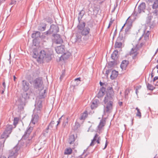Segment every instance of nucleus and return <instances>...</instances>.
<instances>
[{"label": "nucleus", "instance_id": "obj_16", "mask_svg": "<svg viewBox=\"0 0 158 158\" xmlns=\"http://www.w3.org/2000/svg\"><path fill=\"white\" fill-rule=\"evenodd\" d=\"M98 135L97 134H96L94 136L93 139L92 140L90 146H93L96 142H97L98 143H100L99 141L100 140V137H98Z\"/></svg>", "mask_w": 158, "mask_h": 158}, {"label": "nucleus", "instance_id": "obj_20", "mask_svg": "<svg viewBox=\"0 0 158 158\" xmlns=\"http://www.w3.org/2000/svg\"><path fill=\"white\" fill-rule=\"evenodd\" d=\"M71 53L68 52H65L64 54L60 57V60H63L68 59L70 56Z\"/></svg>", "mask_w": 158, "mask_h": 158}, {"label": "nucleus", "instance_id": "obj_29", "mask_svg": "<svg viewBox=\"0 0 158 158\" xmlns=\"http://www.w3.org/2000/svg\"><path fill=\"white\" fill-rule=\"evenodd\" d=\"M75 140V138L74 135H70L69 139V142L70 144H72Z\"/></svg>", "mask_w": 158, "mask_h": 158}, {"label": "nucleus", "instance_id": "obj_35", "mask_svg": "<svg viewBox=\"0 0 158 158\" xmlns=\"http://www.w3.org/2000/svg\"><path fill=\"white\" fill-rule=\"evenodd\" d=\"M72 152V149L70 148H69L66 149L64 152V154H70Z\"/></svg>", "mask_w": 158, "mask_h": 158}, {"label": "nucleus", "instance_id": "obj_58", "mask_svg": "<svg viewBox=\"0 0 158 158\" xmlns=\"http://www.w3.org/2000/svg\"><path fill=\"white\" fill-rule=\"evenodd\" d=\"M138 91H137V89H136V94H137V93H138Z\"/></svg>", "mask_w": 158, "mask_h": 158}, {"label": "nucleus", "instance_id": "obj_49", "mask_svg": "<svg viewBox=\"0 0 158 158\" xmlns=\"http://www.w3.org/2000/svg\"><path fill=\"white\" fill-rule=\"evenodd\" d=\"M107 140H106L105 147L104 148H103V149H104L106 148V147L107 146Z\"/></svg>", "mask_w": 158, "mask_h": 158}, {"label": "nucleus", "instance_id": "obj_39", "mask_svg": "<svg viewBox=\"0 0 158 158\" xmlns=\"http://www.w3.org/2000/svg\"><path fill=\"white\" fill-rule=\"evenodd\" d=\"M18 118H15L14 120V125L15 126L18 123Z\"/></svg>", "mask_w": 158, "mask_h": 158}, {"label": "nucleus", "instance_id": "obj_46", "mask_svg": "<svg viewBox=\"0 0 158 158\" xmlns=\"http://www.w3.org/2000/svg\"><path fill=\"white\" fill-rule=\"evenodd\" d=\"M37 146L38 145H36L35 146V150H39L41 149V148H39L37 147Z\"/></svg>", "mask_w": 158, "mask_h": 158}, {"label": "nucleus", "instance_id": "obj_53", "mask_svg": "<svg viewBox=\"0 0 158 158\" xmlns=\"http://www.w3.org/2000/svg\"><path fill=\"white\" fill-rule=\"evenodd\" d=\"M100 85L101 86H102V85H103V83L102 82H101V81H100Z\"/></svg>", "mask_w": 158, "mask_h": 158}, {"label": "nucleus", "instance_id": "obj_60", "mask_svg": "<svg viewBox=\"0 0 158 158\" xmlns=\"http://www.w3.org/2000/svg\"><path fill=\"white\" fill-rule=\"evenodd\" d=\"M1 158H6L3 156Z\"/></svg>", "mask_w": 158, "mask_h": 158}, {"label": "nucleus", "instance_id": "obj_19", "mask_svg": "<svg viewBox=\"0 0 158 158\" xmlns=\"http://www.w3.org/2000/svg\"><path fill=\"white\" fill-rule=\"evenodd\" d=\"M32 130L33 127H30L25 132L24 135L22 137V140L25 139L26 138H28Z\"/></svg>", "mask_w": 158, "mask_h": 158}, {"label": "nucleus", "instance_id": "obj_57", "mask_svg": "<svg viewBox=\"0 0 158 158\" xmlns=\"http://www.w3.org/2000/svg\"><path fill=\"white\" fill-rule=\"evenodd\" d=\"M125 23L124 24V25H123V26L122 27V29H123V27H124V26H125Z\"/></svg>", "mask_w": 158, "mask_h": 158}, {"label": "nucleus", "instance_id": "obj_56", "mask_svg": "<svg viewBox=\"0 0 158 158\" xmlns=\"http://www.w3.org/2000/svg\"><path fill=\"white\" fill-rule=\"evenodd\" d=\"M108 72L109 71H106V73L107 74V75H108Z\"/></svg>", "mask_w": 158, "mask_h": 158}, {"label": "nucleus", "instance_id": "obj_41", "mask_svg": "<svg viewBox=\"0 0 158 158\" xmlns=\"http://www.w3.org/2000/svg\"><path fill=\"white\" fill-rule=\"evenodd\" d=\"M64 117L63 116H62L59 119L58 121H57V123L56 126V127L58 125V124L60 123L61 120L62 118H63Z\"/></svg>", "mask_w": 158, "mask_h": 158}, {"label": "nucleus", "instance_id": "obj_25", "mask_svg": "<svg viewBox=\"0 0 158 158\" xmlns=\"http://www.w3.org/2000/svg\"><path fill=\"white\" fill-rule=\"evenodd\" d=\"M90 29L88 27L84 28L82 31V34L83 35H86L89 34Z\"/></svg>", "mask_w": 158, "mask_h": 158}, {"label": "nucleus", "instance_id": "obj_59", "mask_svg": "<svg viewBox=\"0 0 158 158\" xmlns=\"http://www.w3.org/2000/svg\"><path fill=\"white\" fill-rule=\"evenodd\" d=\"M153 73H152L151 74V77H153Z\"/></svg>", "mask_w": 158, "mask_h": 158}, {"label": "nucleus", "instance_id": "obj_11", "mask_svg": "<svg viewBox=\"0 0 158 158\" xmlns=\"http://www.w3.org/2000/svg\"><path fill=\"white\" fill-rule=\"evenodd\" d=\"M132 20L131 19L130 17H129L127 19V20L126 21L125 23V25L127 27V28L125 29V31L126 32L128 31L129 30L131 27L132 26Z\"/></svg>", "mask_w": 158, "mask_h": 158}, {"label": "nucleus", "instance_id": "obj_34", "mask_svg": "<svg viewBox=\"0 0 158 158\" xmlns=\"http://www.w3.org/2000/svg\"><path fill=\"white\" fill-rule=\"evenodd\" d=\"M118 54V52L117 51H114L112 54L111 57L113 59H115L117 57Z\"/></svg>", "mask_w": 158, "mask_h": 158}, {"label": "nucleus", "instance_id": "obj_5", "mask_svg": "<svg viewBox=\"0 0 158 158\" xmlns=\"http://www.w3.org/2000/svg\"><path fill=\"white\" fill-rule=\"evenodd\" d=\"M26 99L23 97H21L19 100L18 111L21 113H23L24 107L25 105Z\"/></svg>", "mask_w": 158, "mask_h": 158}, {"label": "nucleus", "instance_id": "obj_40", "mask_svg": "<svg viewBox=\"0 0 158 158\" xmlns=\"http://www.w3.org/2000/svg\"><path fill=\"white\" fill-rule=\"evenodd\" d=\"M80 78H78L75 79V81L76 82L77 84L78 85L80 81Z\"/></svg>", "mask_w": 158, "mask_h": 158}, {"label": "nucleus", "instance_id": "obj_37", "mask_svg": "<svg viewBox=\"0 0 158 158\" xmlns=\"http://www.w3.org/2000/svg\"><path fill=\"white\" fill-rule=\"evenodd\" d=\"M68 117L65 118V119L63 123V126L64 127H65L66 125L68 123Z\"/></svg>", "mask_w": 158, "mask_h": 158}, {"label": "nucleus", "instance_id": "obj_2", "mask_svg": "<svg viewBox=\"0 0 158 158\" xmlns=\"http://www.w3.org/2000/svg\"><path fill=\"white\" fill-rule=\"evenodd\" d=\"M52 55L51 53L44 50H41L38 52L36 49H34L32 56L36 59L38 62L41 63L44 61H48L51 60L52 59Z\"/></svg>", "mask_w": 158, "mask_h": 158}, {"label": "nucleus", "instance_id": "obj_23", "mask_svg": "<svg viewBox=\"0 0 158 158\" xmlns=\"http://www.w3.org/2000/svg\"><path fill=\"white\" fill-rule=\"evenodd\" d=\"M106 89L105 88L102 87L100 90L98 94V96L99 97H102L105 93Z\"/></svg>", "mask_w": 158, "mask_h": 158}, {"label": "nucleus", "instance_id": "obj_26", "mask_svg": "<svg viewBox=\"0 0 158 158\" xmlns=\"http://www.w3.org/2000/svg\"><path fill=\"white\" fill-rule=\"evenodd\" d=\"M128 64V61L126 60L123 61L120 65L121 68L122 69H125Z\"/></svg>", "mask_w": 158, "mask_h": 158}, {"label": "nucleus", "instance_id": "obj_62", "mask_svg": "<svg viewBox=\"0 0 158 158\" xmlns=\"http://www.w3.org/2000/svg\"><path fill=\"white\" fill-rule=\"evenodd\" d=\"M90 127H90V128L89 129V130H88V131H89V130H90Z\"/></svg>", "mask_w": 158, "mask_h": 158}, {"label": "nucleus", "instance_id": "obj_22", "mask_svg": "<svg viewBox=\"0 0 158 158\" xmlns=\"http://www.w3.org/2000/svg\"><path fill=\"white\" fill-rule=\"evenodd\" d=\"M118 75V71L115 70H113L112 71L111 74L110 75V78L111 79H114L116 78Z\"/></svg>", "mask_w": 158, "mask_h": 158}, {"label": "nucleus", "instance_id": "obj_50", "mask_svg": "<svg viewBox=\"0 0 158 158\" xmlns=\"http://www.w3.org/2000/svg\"><path fill=\"white\" fill-rule=\"evenodd\" d=\"M2 85L4 87V88H5L6 87L5 86V82H3L2 83Z\"/></svg>", "mask_w": 158, "mask_h": 158}, {"label": "nucleus", "instance_id": "obj_10", "mask_svg": "<svg viewBox=\"0 0 158 158\" xmlns=\"http://www.w3.org/2000/svg\"><path fill=\"white\" fill-rule=\"evenodd\" d=\"M43 82L41 78H38L35 79L33 82V85L34 87L36 88H43Z\"/></svg>", "mask_w": 158, "mask_h": 158}, {"label": "nucleus", "instance_id": "obj_45", "mask_svg": "<svg viewBox=\"0 0 158 158\" xmlns=\"http://www.w3.org/2000/svg\"><path fill=\"white\" fill-rule=\"evenodd\" d=\"M4 145L2 143L0 142V150L3 147Z\"/></svg>", "mask_w": 158, "mask_h": 158}, {"label": "nucleus", "instance_id": "obj_6", "mask_svg": "<svg viewBox=\"0 0 158 158\" xmlns=\"http://www.w3.org/2000/svg\"><path fill=\"white\" fill-rule=\"evenodd\" d=\"M149 32L148 31H147L146 34H144L139 39V43L141 46H142L149 40Z\"/></svg>", "mask_w": 158, "mask_h": 158}, {"label": "nucleus", "instance_id": "obj_44", "mask_svg": "<svg viewBox=\"0 0 158 158\" xmlns=\"http://www.w3.org/2000/svg\"><path fill=\"white\" fill-rule=\"evenodd\" d=\"M31 37L32 38H36V35L35 34V33H33L31 35Z\"/></svg>", "mask_w": 158, "mask_h": 158}, {"label": "nucleus", "instance_id": "obj_24", "mask_svg": "<svg viewBox=\"0 0 158 158\" xmlns=\"http://www.w3.org/2000/svg\"><path fill=\"white\" fill-rule=\"evenodd\" d=\"M99 103V102L96 100H94L92 102V104L91 106V107L92 109H94L95 108L97 107Z\"/></svg>", "mask_w": 158, "mask_h": 158}, {"label": "nucleus", "instance_id": "obj_38", "mask_svg": "<svg viewBox=\"0 0 158 158\" xmlns=\"http://www.w3.org/2000/svg\"><path fill=\"white\" fill-rule=\"evenodd\" d=\"M147 86L148 89L150 90H153L154 89V87L152 85L149 84H147Z\"/></svg>", "mask_w": 158, "mask_h": 158}, {"label": "nucleus", "instance_id": "obj_30", "mask_svg": "<svg viewBox=\"0 0 158 158\" xmlns=\"http://www.w3.org/2000/svg\"><path fill=\"white\" fill-rule=\"evenodd\" d=\"M85 26V23L83 22L82 23H80L77 26L78 28L81 30H83Z\"/></svg>", "mask_w": 158, "mask_h": 158}, {"label": "nucleus", "instance_id": "obj_4", "mask_svg": "<svg viewBox=\"0 0 158 158\" xmlns=\"http://www.w3.org/2000/svg\"><path fill=\"white\" fill-rule=\"evenodd\" d=\"M12 129V125H7L5 131L1 135V138L6 139L8 137L9 135L11 132Z\"/></svg>", "mask_w": 158, "mask_h": 158}, {"label": "nucleus", "instance_id": "obj_18", "mask_svg": "<svg viewBox=\"0 0 158 158\" xmlns=\"http://www.w3.org/2000/svg\"><path fill=\"white\" fill-rule=\"evenodd\" d=\"M39 119V117L38 114H34L32 115V119L31 122V124H35V123L38 122Z\"/></svg>", "mask_w": 158, "mask_h": 158}, {"label": "nucleus", "instance_id": "obj_54", "mask_svg": "<svg viewBox=\"0 0 158 158\" xmlns=\"http://www.w3.org/2000/svg\"><path fill=\"white\" fill-rule=\"evenodd\" d=\"M119 105L121 106L122 104V102H119Z\"/></svg>", "mask_w": 158, "mask_h": 158}, {"label": "nucleus", "instance_id": "obj_42", "mask_svg": "<svg viewBox=\"0 0 158 158\" xmlns=\"http://www.w3.org/2000/svg\"><path fill=\"white\" fill-rule=\"evenodd\" d=\"M36 35V38L40 37V32L39 31H36L35 32Z\"/></svg>", "mask_w": 158, "mask_h": 158}, {"label": "nucleus", "instance_id": "obj_1", "mask_svg": "<svg viewBox=\"0 0 158 158\" xmlns=\"http://www.w3.org/2000/svg\"><path fill=\"white\" fill-rule=\"evenodd\" d=\"M108 91L105 97L104 102L105 104V111L109 113L112 109L113 100L114 95V92L112 87H109L108 89Z\"/></svg>", "mask_w": 158, "mask_h": 158}, {"label": "nucleus", "instance_id": "obj_51", "mask_svg": "<svg viewBox=\"0 0 158 158\" xmlns=\"http://www.w3.org/2000/svg\"><path fill=\"white\" fill-rule=\"evenodd\" d=\"M13 78H14V80L15 81V80H16V77H15V76H13Z\"/></svg>", "mask_w": 158, "mask_h": 158}, {"label": "nucleus", "instance_id": "obj_12", "mask_svg": "<svg viewBox=\"0 0 158 158\" xmlns=\"http://www.w3.org/2000/svg\"><path fill=\"white\" fill-rule=\"evenodd\" d=\"M56 52L58 54L64 53L65 52V48L64 45L57 46L55 48Z\"/></svg>", "mask_w": 158, "mask_h": 158}, {"label": "nucleus", "instance_id": "obj_7", "mask_svg": "<svg viewBox=\"0 0 158 158\" xmlns=\"http://www.w3.org/2000/svg\"><path fill=\"white\" fill-rule=\"evenodd\" d=\"M59 31V28L57 26L52 25L48 31L44 33V35H48L52 33H55Z\"/></svg>", "mask_w": 158, "mask_h": 158}, {"label": "nucleus", "instance_id": "obj_64", "mask_svg": "<svg viewBox=\"0 0 158 158\" xmlns=\"http://www.w3.org/2000/svg\"><path fill=\"white\" fill-rule=\"evenodd\" d=\"M141 26H143V25L142 26V25H141Z\"/></svg>", "mask_w": 158, "mask_h": 158}, {"label": "nucleus", "instance_id": "obj_21", "mask_svg": "<svg viewBox=\"0 0 158 158\" xmlns=\"http://www.w3.org/2000/svg\"><path fill=\"white\" fill-rule=\"evenodd\" d=\"M154 13V12L153 11L152 12L150 13L149 14H148V16L147 18V20L148 23H149L153 18H157V16L155 17L154 15L153 14Z\"/></svg>", "mask_w": 158, "mask_h": 158}, {"label": "nucleus", "instance_id": "obj_33", "mask_svg": "<svg viewBox=\"0 0 158 158\" xmlns=\"http://www.w3.org/2000/svg\"><path fill=\"white\" fill-rule=\"evenodd\" d=\"M122 46V43L121 42L116 41L115 44V47L116 48H120Z\"/></svg>", "mask_w": 158, "mask_h": 158}, {"label": "nucleus", "instance_id": "obj_43", "mask_svg": "<svg viewBox=\"0 0 158 158\" xmlns=\"http://www.w3.org/2000/svg\"><path fill=\"white\" fill-rule=\"evenodd\" d=\"M16 2V0H12L10 4L11 5L15 4Z\"/></svg>", "mask_w": 158, "mask_h": 158}, {"label": "nucleus", "instance_id": "obj_14", "mask_svg": "<svg viewBox=\"0 0 158 158\" xmlns=\"http://www.w3.org/2000/svg\"><path fill=\"white\" fill-rule=\"evenodd\" d=\"M146 8V4L145 3H141L139 6L138 7V12L140 13L142 12H144Z\"/></svg>", "mask_w": 158, "mask_h": 158}, {"label": "nucleus", "instance_id": "obj_61", "mask_svg": "<svg viewBox=\"0 0 158 158\" xmlns=\"http://www.w3.org/2000/svg\"><path fill=\"white\" fill-rule=\"evenodd\" d=\"M157 69H158V65H157L156 66Z\"/></svg>", "mask_w": 158, "mask_h": 158}, {"label": "nucleus", "instance_id": "obj_48", "mask_svg": "<svg viewBox=\"0 0 158 158\" xmlns=\"http://www.w3.org/2000/svg\"><path fill=\"white\" fill-rule=\"evenodd\" d=\"M112 21H110V23H109V26L108 27V28H109L110 27V25L112 24Z\"/></svg>", "mask_w": 158, "mask_h": 158}, {"label": "nucleus", "instance_id": "obj_55", "mask_svg": "<svg viewBox=\"0 0 158 158\" xmlns=\"http://www.w3.org/2000/svg\"><path fill=\"white\" fill-rule=\"evenodd\" d=\"M158 51V48L156 50V52L155 53V54H156L157 53Z\"/></svg>", "mask_w": 158, "mask_h": 158}, {"label": "nucleus", "instance_id": "obj_3", "mask_svg": "<svg viewBox=\"0 0 158 158\" xmlns=\"http://www.w3.org/2000/svg\"><path fill=\"white\" fill-rule=\"evenodd\" d=\"M146 2L149 6L148 10H151V7L154 10L153 14L155 17H156L158 15V0H145Z\"/></svg>", "mask_w": 158, "mask_h": 158}, {"label": "nucleus", "instance_id": "obj_8", "mask_svg": "<svg viewBox=\"0 0 158 158\" xmlns=\"http://www.w3.org/2000/svg\"><path fill=\"white\" fill-rule=\"evenodd\" d=\"M19 149V148L18 146H15L10 152L8 158H15L18 155V152Z\"/></svg>", "mask_w": 158, "mask_h": 158}, {"label": "nucleus", "instance_id": "obj_17", "mask_svg": "<svg viewBox=\"0 0 158 158\" xmlns=\"http://www.w3.org/2000/svg\"><path fill=\"white\" fill-rule=\"evenodd\" d=\"M35 106V109L34 110V113L36 112L37 110H40L42 108V102L41 101H39L37 102V101H36Z\"/></svg>", "mask_w": 158, "mask_h": 158}, {"label": "nucleus", "instance_id": "obj_15", "mask_svg": "<svg viewBox=\"0 0 158 158\" xmlns=\"http://www.w3.org/2000/svg\"><path fill=\"white\" fill-rule=\"evenodd\" d=\"M54 41L56 44H60L63 42V40L58 34H56L54 36Z\"/></svg>", "mask_w": 158, "mask_h": 158}, {"label": "nucleus", "instance_id": "obj_32", "mask_svg": "<svg viewBox=\"0 0 158 158\" xmlns=\"http://www.w3.org/2000/svg\"><path fill=\"white\" fill-rule=\"evenodd\" d=\"M87 116V112L85 111L81 115L80 119L81 120L85 119Z\"/></svg>", "mask_w": 158, "mask_h": 158}, {"label": "nucleus", "instance_id": "obj_31", "mask_svg": "<svg viewBox=\"0 0 158 158\" xmlns=\"http://www.w3.org/2000/svg\"><path fill=\"white\" fill-rule=\"evenodd\" d=\"M45 90L43 89L41 90V91L39 93V97L40 98H42L44 97Z\"/></svg>", "mask_w": 158, "mask_h": 158}, {"label": "nucleus", "instance_id": "obj_28", "mask_svg": "<svg viewBox=\"0 0 158 158\" xmlns=\"http://www.w3.org/2000/svg\"><path fill=\"white\" fill-rule=\"evenodd\" d=\"M105 124V121L104 120H102L101 121L99 125L98 126V129L100 130Z\"/></svg>", "mask_w": 158, "mask_h": 158}, {"label": "nucleus", "instance_id": "obj_47", "mask_svg": "<svg viewBox=\"0 0 158 158\" xmlns=\"http://www.w3.org/2000/svg\"><path fill=\"white\" fill-rule=\"evenodd\" d=\"M158 79V77H157V76L155 77L153 79V81L154 82L155 81H156V80H157Z\"/></svg>", "mask_w": 158, "mask_h": 158}, {"label": "nucleus", "instance_id": "obj_9", "mask_svg": "<svg viewBox=\"0 0 158 158\" xmlns=\"http://www.w3.org/2000/svg\"><path fill=\"white\" fill-rule=\"evenodd\" d=\"M139 46V44H136L135 46H134V47L132 48L130 52V55L134 59L138 54V50Z\"/></svg>", "mask_w": 158, "mask_h": 158}, {"label": "nucleus", "instance_id": "obj_13", "mask_svg": "<svg viewBox=\"0 0 158 158\" xmlns=\"http://www.w3.org/2000/svg\"><path fill=\"white\" fill-rule=\"evenodd\" d=\"M22 88L24 91H26L29 88V84L26 80H23L22 83Z\"/></svg>", "mask_w": 158, "mask_h": 158}, {"label": "nucleus", "instance_id": "obj_63", "mask_svg": "<svg viewBox=\"0 0 158 158\" xmlns=\"http://www.w3.org/2000/svg\"><path fill=\"white\" fill-rule=\"evenodd\" d=\"M157 62L158 63V59L157 60Z\"/></svg>", "mask_w": 158, "mask_h": 158}, {"label": "nucleus", "instance_id": "obj_27", "mask_svg": "<svg viewBox=\"0 0 158 158\" xmlns=\"http://www.w3.org/2000/svg\"><path fill=\"white\" fill-rule=\"evenodd\" d=\"M55 124V122L54 121H52L51 122L50 124L47 127L45 131V132L46 133H48V130L49 129H51L53 128L54 127V125Z\"/></svg>", "mask_w": 158, "mask_h": 158}, {"label": "nucleus", "instance_id": "obj_52", "mask_svg": "<svg viewBox=\"0 0 158 158\" xmlns=\"http://www.w3.org/2000/svg\"><path fill=\"white\" fill-rule=\"evenodd\" d=\"M64 76V74H62V75H61L60 77V78H61L63 77Z\"/></svg>", "mask_w": 158, "mask_h": 158}, {"label": "nucleus", "instance_id": "obj_36", "mask_svg": "<svg viewBox=\"0 0 158 158\" xmlns=\"http://www.w3.org/2000/svg\"><path fill=\"white\" fill-rule=\"evenodd\" d=\"M136 110H137V112L136 114V116L139 117L140 118L141 117V112L139 110V109L137 107L136 108Z\"/></svg>", "mask_w": 158, "mask_h": 158}]
</instances>
